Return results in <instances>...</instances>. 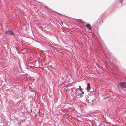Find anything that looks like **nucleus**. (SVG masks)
<instances>
[{
  "label": "nucleus",
  "mask_w": 126,
  "mask_h": 126,
  "mask_svg": "<svg viewBox=\"0 0 126 126\" xmlns=\"http://www.w3.org/2000/svg\"><path fill=\"white\" fill-rule=\"evenodd\" d=\"M118 85L122 88H126V82H121L118 84Z\"/></svg>",
  "instance_id": "f257e3e1"
},
{
  "label": "nucleus",
  "mask_w": 126,
  "mask_h": 126,
  "mask_svg": "<svg viewBox=\"0 0 126 126\" xmlns=\"http://www.w3.org/2000/svg\"><path fill=\"white\" fill-rule=\"evenodd\" d=\"M5 33L7 35H13V34H14L13 31L11 30L7 31Z\"/></svg>",
  "instance_id": "f03ea898"
},
{
  "label": "nucleus",
  "mask_w": 126,
  "mask_h": 126,
  "mask_svg": "<svg viewBox=\"0 0 126 126\" xmlns=\"http://www.w3.org/2000/svg\"><path fill=\"white\" fill-rule=\"evenodd\" d=\"M90 85V84L89 83H87V92H89L91 89Z\"/></svg>",
  "instance_id": "7ed1b4c3"
},
{
  "label": "nucleus",
  "mask_w": 126,
  "mask_h": 126,
  "mask_svg": "<svg viewBox=\"0 0 126 126\" xmlns=\"http://www.w3.org/2000/svg\"><path fill=\"white\" fill-rule=\"evenodd\" d=\"M86 27L89 30H92V28L91 26V25L89 24H87L86 25Z\"/></svg>",
  "instance_id": "20e7f679"
},
{
  "label": "nucleus",
  "mask_w": 126,
  "mask_h": 126,
  "mask_svg": "<svg viewBox=\"0 0 126 126\" xmlns=\"http://www.w3.org/2000/svg\"><path fill=\"white\" fill-rule=\"evenodd\" d=\"M79 89L80 90V91H81L82 89V88H81V86H80V85H79Z\"/></svg>",
  "instance_id": "39448f33"
},
{
  "label": "nucleus",
  "mask_w": 126,
  "mask_h": 126,
  "mask_svg": "<svg viewBox=\"0 0 126 126\" xmlns=\"http://www.w3.org/2000/svg\"><path fill=\"white\" fill-rule=\"evenodd\" d=\"M82 95V94H81V93H78L77 95Z\"/></svg>",
  "instance_id": "423d86ee"
},
{
  "label": "nucleus",
  "mask_w": 126,
  "mask_h": 126,
  "mask_svg": "<svg viewBox=\"0 0 126 126\" xmlns=\"http://www.w3.org/2000/svg\"><path fill=\"white\" fill-rule=\"evenodd\" d=\"M84 92L83 91H82L81 92V94H83L84 93Z\"/></svg>",
  "instance_id": "0eeeda50"
},
{
  "label": "nucleus",
  "mask_w": 126,
  "mask_h": 126,
  "mask_svg": "<svg viewBox=\"0 0 126 126\" xmlns=\"http://www.w3.org/2000/svg\"><path fill=\"white\" fill-rule=\"evenodd\" d=\"M121 4H122V2H121Z\"/></svg>",
  "instance_id": "6e6552de"
},
{
  "label": "nucleus",
  "mask_w": 126,
  "mask_h": 126,
  "mask_svg": "<svg viewBox=\"0 0 126 126\" xmlns=\"http://www.w3.org/2000/svg\"><path fill=\"white\" fill-rule=\"evenodd\" d=\"M122 0V1H123V0Z\"/></svg>",
  "instance_id": "1a4fd4ad"
}]
</instances>
